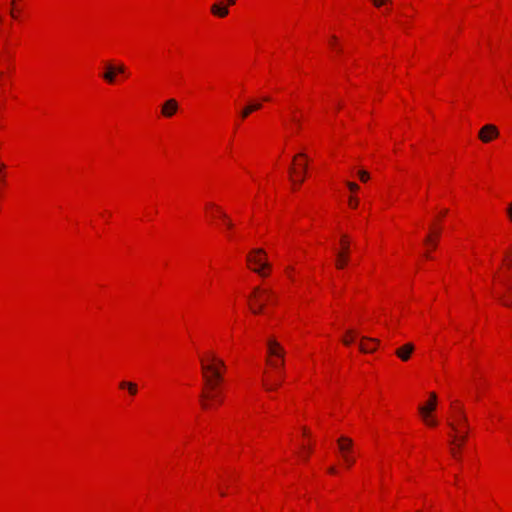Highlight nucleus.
<instances>
[{
	"label": "nucleus",
	"instance_id": "1",
	"mask_svg": "<svg viewBox=\"0 0 512 512\" xmlns=\"http://www.w3.org/2000/svg\"><path fill=\"white\" fill-rule=\"evenodd\" d=\"M493 294L503 306H512V254L506 253L493 274Z\"/></svg>",
	"mask_w": 512,
	"mask_h": 512
},
{
	"label": "nucleus",
	"instance_id": "2",
	"mask_svg": "<svg viewBox=\"0 0 512 512\" xmlns=\"http://www.w3.org/2000/svg\"><path fill=\"white\" fill-rule=\"evenodd\" d=\"M200 362L207 389L217 390L218 385L223 380L224 361L218 358L215 353L209 352L204 358H201Z\"/></svg>",
	"mask_w": 512,
	"mask_h": 512
},
{
	"label": "nucleus",
	"instance_id": "3",
	"mask_svg": "<svg viewBox=\"0 0 512 512\" xmlns=\"http://www.w3.org/2000/svg\"><path fill=\"white\" fill-rule=\"evenodd\" d=\"M267 348L268 356L270 357L267 359V363L276 371L277 375H279V380L275 383L264 381L263 385L267 391H273L281 385L284 377L283 367L285 351L275 339H269L267 341Z\"/></svg>",
	"mask_w": 512,
	"mask_h": 512
},
{
	"label": "nucleus",
	"instance_id": "4",
	"mask_svg": "<svg viewBox=\"0 0 512 512\" xmlns=\"http://www.w3.org/2000/svg\"><path fill=\"white\" fill-rule=\"evenodd\" d=\"M247 262L254 265L252 270L262 277L267 276L266 270L270 269V264L266 260V253L263 249L257 248L252 250L247 256Z\"/></svg>",
	"mask_w": 512,
	"mask_h": 512
},
{
	"label": "nucleus",
	"instance_id": "5",
	"mask_svg": "<svg viewBox=\"0 0 512 512\" xmlns=\"http://www.w3.org/2000/svg\"><path fill=\"white\" fill-rule=\"evenodd\" d=\"M273 297V292L270 290H260V288H255L251 298L254 299L250 308L254 314L262 313L264 310L265 302L269 301L270 298Z\"/></svg>",
	"mask_w": 512,
	"mask_h": 512
},
{
	"label": "nucleus",
	"instance_id": "6",
	"mask_svg": "<svg viewBox=\"0 0 512 512\" xmlns=\"http://www.w3.org/2000/svg\"><path fill=\"white\" fill-rule=\"evenodd\" d=\"M437 403L438 399L436 393L431 392L429 395V400L418 407V411L421 417L428 418V416L431 415L436 410Z\"/></svg>",
	"mask_w": 512,
	"mask_h": 512
},
{
	"label": "nucleus",
	"instance_id": "7",
	"mask_svg": "<svg viewBox=\"0 0 512 512\" xmlns=\"http://www.w3.org/2000/svg\"><path fill=\"white\" fill-rule=\"evenodd\" d=\"M339 450L342 453V457L344 461L350 466L354 463V459L350 456V451L352 449V440L347 437H341L338 440Z\"/></svg>",
	"mask_w": 512,
	"mask_h": 512
},
{
	"label": "nucleus",
	"instance_id": "8",
	"mask_svg": "<svg viewBox=\"0 0 512 512\" xmlns=\"http://www.w3.org/2000/svg\"><path fill=\"white\" fill-rule=\"evenodd\" d=\"M342 250L337 253L336 267L338 269H342L348 262L349 255V241L347 236H342L341 238Z\"/></svg>",
	"mask_w": 512,
	"mask_h": 512
},
{
	"label": "nucleus",
	"instance_id": "9",
	"mask_svg": "<svg viewBox=\"0 0 512 512\" xmlns=\"http://www.w3.org/2000/svg\"><path fill=\"white\" fill-rule=\"evenodd\" d=\"M500 136L498 127L494 124L482 126V143H490Z\"/></svg>",
	"mask_w": 512,
	"mask_h": 512
},
{
	"label": "nucleus",
	"instance_id": "10",
	"mask_svg": "<svg viewBox=\"0 0 512 512\" xmlns=\"http://www.w3.org/2000/svg\"><path fill=\"white\" fill-rule=\"evenodd\" d=\"M464 424H465V418L462 415L460 416L458 423H454V422H450V421L448 422V425L455 432V440L454 441H459V442L464 441V439L466 437V433H467Z\"/></svg>",
	"mask_w": 512,
	"mask_h": 512
},
{
	"label": "nucleus",
	"instance_id": "11",
	"mask_svg": "<svg viewBox=\"0 0 512 512\" xmlns=\"http://www.w3.org/2000/svg\"><path fill=\"white\" fill-rule=\"evenodd\" d=\"M213 401H216L218 403L221 402L220 394L217 390H214V391L208 390L207 392H205V391L202 392L201 402H202V407L204 409L210 408L212 406Z\"/></svg>",
	"mask_w": 512,
	"mask_h": 512
},
{
	"label": "nucleus",
	"instance_id": "12",
	"mask_svg": "<svg viewBox=\"0 0 512 512\" xmlns=\"http://www.w3.org/2000/svg\"><path fill=\"white\" fill-rule=\"evenodd\" d=\"M178 110V102L171 98L162 105L161 113L165 117H172Z\"/></svg>",
	"mask_w": 512,
	"mask_h": 512
},
{
	"label": "nucleus",
	"instance_id": "13",
	"mask_svg": "<svg viewBox=\"0 0 512 512\" xmlns=\"http://www.w3.org/2000/svg\"><path fill=\"white\" fill-rule=\"evenodd\" d=\"M378 344L379 340L377 339L363 337L359 344V349L364 353H371L376 350Z\"/></svg>",
	"mask_w": 512,
	"mask_h": 512
},
{
	"label": "nucleus",
	"instance_id": "14",
	"mask_svg": "<svg viewBox=\"0 0 512 512\" xmlns=\"http://www.w3.org/2000/svg\"><path fill=\"white\" fill-rule=\"evenodd\" d=\"M415 347L412 343H406L402 347L398 348L395 351L397 357H399L402 361H408L413 353Z\"/></svg>",
	"mask_w": 512,
	"mask_h": 512
},
{
	"label": "nucleus",
	"instance_id": "15",
	"mask_svg": "<svg viewBox=\"0 0 512 512\" xmlns=\"http://www.w3.org/2000/svg\"><path fill=\"white\" fill-rule=\"evenodd\" d=\"M261 103L259 102H251L247 106H245L241 112L240 116L242 119L247 118L252 112L259 110L261 108Z\"/></svg>",
	"mask_w": 512,
	"mask_h": 512
},
{
	"label": "nucleus",
	"instance_id": "16",
	"mask_svg": "<svg viewBox=\"0 0 512 512\" xmlns=\"http://www.w3.org/2000/svg\"><path fill=\"white\" fill-rule=\"evenodd\" d=\"M211 12L212 14H214L215 16H218V17H226L229 13V10L226 6H222L220 4H213L212 7H211Z\"/></svg>",
	"mask_w": 512,
	"mask_h": 512
},
{
	"label": "nucleus",
	"instance_id": "17",
	"mask_svg": "<svg viewBox=\"0 0 512 512\" xmlns=\"http://www.w3.org/2000/svg\"><path fill=\"white\" fill-rule=\"evenodd\" d=\"M299 166L301 167V171L300 172H298L294 167H291L290 168V173L291 174H295V175H299V179L297 180V183L301 184L304 181V176H305V173L307 171V163L305 162V163L299 164Z\"/></svg>",
	"mask_w": 512,
	"mask_h": 512
},
{
	"label": "nucleus",
	"instance_id": "18",
	"mask_svg": "<svg viewBox=\"0 0 512 512\" xmlns=\"http://www.w3.org/2000/svg\"><path fill=\"white\" fill-rule=\"evenodd\" d=\"M115 75H116L115 67H113L112 65H108L107 70L103 74L102 77L108 83H113L115 81Z\"/></svg>",
	"mask_w": 512,
	"mask_h": 512
},
{
	"label": "nucleus",
	"instance_id": "19",
	"mask_svg": "<svg viewBox=\"0 0 512 512\" xmlns=\"http://www.w3.org/2000/svg\"><path fill=\"white\" fill-rule=\"evenodd\" d=\"M119 387L121 389H127L131 395H136L138 391L137 385L133 382L122 381Z\"/></svg>",
	"mask_w": 512,
	"mask_h": 512
},
{
	"label": "nucleus",
	"instance_id": "20",
	"mask_svg": "<svg viewBox=\"0 0 512 512\" xmlns=\"http://www.w3.org/2000/svg\"><path fill=\"white\" fill-rule=\"evenodd\" d=\"M217 210H218V212L220 214V217L225 221L227 228L228 229H232L233 228V223L231 222V220L229 219L227 214L224 213L223 211H221L219 208H217Z\"/></svg>",
	"mask_w": 512,
	"mask_h": 512
},
{
	"label": "nucleus",
	"instance_id": "21",
	"mask_svg": "<svg viewBox=\"0 0 512 512\" xmlns=\"http://www.w3.org/2000/svg\"><path fill=\"white\" fill-rule=\"evenodd\" d=\"M424 423L430 427H435L438 424V421L434 418L433 413L428 416V418H422Z\"/></svg>",
	"mask_w": 512,
	"mask_h": 512
},
{
	"label": "nucleus",
	"instance_id": "22",
	"mask_svg": "<svg viewBox=\"0 0 512 512\" xmlns=\"http://www.w3.org/2000/svg\"><path fill=\"white\" fill-rule=\"evenodd\" d=\"M354 332L352 330L347 331V337L343 338V343L345 345H350L354 340Z\"/></svg>",
	"mask_w": 512,
	"mask_h": 512
},
{
	"label": "nucleus",
	"instance_id": "23",
	"mask_svg": "<svg viewBox=\"0 0 512 512\" xmlns=\"http://www.w3.org/2000/svg\"><path fill=\"white\" fill-rule=\"evenodd\" d=\"M358 175H359V178L362 182H366L369 180L370 176H369V173L364 171V170H360L358 172Z\"/></svg>",
	"mask_w": 512,
	"mask_h": 512
},
{
	"label": "nucleus",
	"instance_id": "24",
	"mask_svg": "<svg viewBox=\"0 0 512 512\" xmlns=\"http://www.w3.org/2000/svg\"><path fill=\"white\" fill-rule=\"evenodd\" d=\"M506 215L508 220L512 223V201L508 204L506 208Z\"/></svg>",
	"mask_w": 512,
	"mask_h": 512
},
{
	"label": "nucleus",
	"instance_id": "25",
	"mask_svg": "<svg viewBox=\"0 0 512 512\" xmlns=\"http://www.w3.org/2000/svg\"><path fill=\"white\" fill-rule=\"evenodd\" d=\"M425 243L431 245L433 248L436 247V241L433 240L430 234L425 238Z\"/></svg>",
	"mask_w": 512,
	"mask_h": 512
},
{
	"label": "nucleus",
	"instance_id": "26",
	"mask_svg": "<svg viewBox=\"0 0 512 512\" xmlns=\"http://www.w3.org/2000/svg\"><path fill=\"white\" fill-rule=\"evenodd\" d=\"M347 186L352 192H355L359 189V186L354 182H347Z\"/></svg>",
	"mask_w": 512,
	"mask_h": 512
},
{
	"label": "nucleus",
	"instance_id": "27",
	"mask_svg": "<svg viewBox=\"0 0 512 512\" xmlns=\"http://www.w3.org/2000/svg\"><path fill=\"white\" fill-rule=\"evenodd\" d=\"M349 205L352 207V208H356L358 206V199L357 198H353L351 197L349 199Z\"/></svg>",
	"mask_w": 512,
	"mask_h": 512
},
{
	"label": "nucleus",
	"instance_id": "28",
	"mask_svg": "<svg viewBox=\"0 0 512 512\" xmlns=\"http://www.w3.org/2000/svg\"><path fill=\"white\" fill-rule=\"evenodd\" d=\"M389 0H373V3L376 7L382 6L384 3L388 2Z\"/></svg>",
	"mask_w": 512,
	"mask_h": 512
},
{
	"label": "nucleus",
	"instance_id": "29",
	"mask_svg": "<svg viewBox=\"0 0 512 512\" xmlns=\"http://www.w3.org/2000/svg\"><path fill=\"white\" fill-rule=\"evenodd\" d=\"M115 71L118 73H124V71H125L124 65H119L117 68H115Z\"/></svg>",
	"mask_w": 512,
	"mask_h": 512
},
{
	"label": "nucleus",
	"instance_id": "30",
	"mask_svg": "<svg viewBox=\"0 0 512 512\" xmlns=\"http://www.w3.org/2000/svg\"><path fill=\"white\" fill-rule=\"evenodd\" d=\"M291 121L295 123L298 127L300 126V121L296 117L292 116Z\"/></svg>",
	"mask_w": 512,
	"mask_h": 512
},
{
	"label": "nucleus",
	"instance_id": "31",
	"mask_svg": "<svg viewBox=\"0 0 512 512\" xmlns=\"http://www.w3.org/2000/svg\"><path fill=\"white\" fill-rule=\"evenodd\" d=\"M297 157H301V158L307 159V155L305 153H300L296 157H294V159H293L294 162H295Z\"/></svg>",
	"mask_w": 512,
	"mask_h": 512
},
{
	"label": "nucleus",
	"instance_id": "32",
	"mask_svg": "<svg viewBox=\"0 0 512 512\" xmlns=\"http://www.w3.org/2000/svg\"><path fill=\"white\" fill-rule=\"evenodd\" d=\"M328 472H329V473H331V474L336 473V469H335V467H330V468L328 469Z\"/></svg>",
	"mask_w": 512,
	"mask_h": 512
},
{
	"label": "nucleus",
	"instance_id": "33",
	"mask_svg": "<svg viewBox=\"0 0 512 512\" xmlns=\"http://www.w3.org/2000/svg\"><path fill=\"white\" fill-rule=\"evenodd\" d=\"M336 40H337L336 36H332L331 37V44L334 45L336 43Z\"/></svg>",
	"mask_w": 512,
	"mask_h": 512
},
{
	"label": "nucleus",
	"instance_id": "34",
	"mask_svg": "<svg viewBox=\"0 0 512 512\" xmlns=\"http://www.w3.org/2000/svg\"><path fill=\"white\" fill-rule=\"evenodd\" d=\"M451 454L453 455V457H457V453H456V450L454 448L451 449Z\"/></svg>",
	"mask_w": 512,
	"mask_h": 512
},
{
	"label": "nucleus",
	"instance_id": "35",
	"mask_svg": "<svg viewBox=\"0 0 512 512\" xmlns=\"http://www.w3.org/2000/svg\"><path fill=\"white\" fill-rule=\"evenodd\" d=\"M235 2H236V0H228V1H227V4H228V5H234V4H235Z\"/></svg>",
	"mask_w": 512,
	"mask_h": 512
},
{
	"label": "nucleus",
	"instance_id": "36",
	"mask_svg": "<svg viewBox=\"0 0 512 512\" xmlns=\"http://www.w3.org/2000/svg\"><path fill=\"white\" fill-rule=\"evenodd\" d=\"M263 100L264 101H270V97H264Z\"/></svg>",
	"mask_w": 512,
	"mask_h": 512
},
{
	"label": "nucleus",
	"instance_id": "37",
	"mask_svg": "<svg viewBox=\"0 0 512 512\" xmlns=\"http://www.w3.org/2000/svg\"><path fill=\"white\" fill-rule=\"evenodd\" d=\"M2 169H4V164L0 165V172L2 171Z\"/></svg>",
	"mask_w": 512,
	"mask_h": 512
},
{
	"label": "nucleus",
	"instance_id": "38",
	"mask_svg": "<svg viewBox=\"0 0 512 512\" xmlns=\"http://www.w3.org/2000/svg\"><path fill=\"white\" fill-rule=\"evenodd\" d=\"M439 234H440V232H439V231H436V232H435V237H438V236H439Z\"/></svg>",
	"mask_w": 512,
	"mask_h": 512
}]
</instances>
